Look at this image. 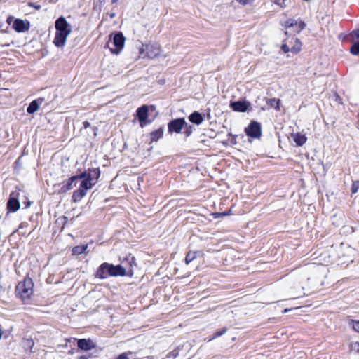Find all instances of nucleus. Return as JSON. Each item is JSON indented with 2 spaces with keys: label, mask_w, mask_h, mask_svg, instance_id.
<instances>
[{
  "label": "nucleus",
  "mask_w": 359,
  "mask_h": 359,
  "mask_svg": "<svg viewBox=\"0 0 359 359\" xmlns=\"http://www.w3.org/2000/svg\"><path fill=\"white\" fill-rule=\"evenodd\" d=\"M350 349L351 351H355V353H359V342L358 341L351 342L350 344Z\"/></svg>",
  "instance_id": "28"
},
{
  "label": "nucleus",
  "mask_w": 359,
  "mask_h": 359,
  "mask_svg": "<svg viewBox=\"0 0 359 359\" xmlns=\"http://www.w3.org/2000/svg\"><path fill=\"white\" fill-rule=\"evenodd\" d=\"M126 275V269L122 265L114 266L104 262L102 264L96 271V277L104 279L109 276H123Z\"/></svg>",
  "instance_id": "3"
},
{
  "label": "nucleus",
  "mask_w": 359,
  "mask_h": 359,
  "mask_svg": "<svg viewBox=\"0 0 359 359\" xmlns=\"http://www.w3.org/2000/svg\"><path fill=\"white\" fill-rule=\"evenodd\" d=\"M30 205V202H27V203L25 205V208H29Z\"/></svg>",
  "instance_id": "41"
},
{
  "label": "nucleus",
  "mask_w": 359,
  "mask_h": 359,
  "mask_svg": "<svg viewBox=\"0 0 359 359\" xmlns=\"http://www.w3.org/2000/svg\"><path fill=\"white\" fill-rule=\"evenodd\" d=\"M294 22H295V20L294 19H289L287 20V21L285 22V27L286 29L287 28H293L294 27Z\"/></svg>",
  "instance_id": "29"
},
{
  "label": "nucleus",
  "mask_w": 359,
  "mask_h": 359,
  "mask_svg": "<svg viewBox=\"0 0 359 359\" xmlns=\"http://www.w3.org/2000/svg\"><path fill=\"white\" fill-rule=\"evenodd\" d=\"M7 208L11 212H16L20 208V202L18 199L17 193L12 192L10 194V197L7 203Z\"/></svg>",
  "instance_id": "11"
},
{
  "label": "nucleus",
  "mask_w": 359,
  "mask_h": 359,
  "mask_svg": "<svg viewBox=\"0 0 359 359\" xmlns=\"http://www.w3.org/2000/svg\"><path fill=\"white\" fill-rule=\"evenodd\" d=\"M112 3H116L118 1V0H111Z\"/></svg>",
  "instance_id": "44"
},
{
  "label": "nucleus",
  "mask_w": 359,
  "mask_h": 359,
  "mask_svg": "<svg viewBox=\"0 0 359 359\" xmlns=\"http://www.w3.org/2000/svg\"><path fill=\"white\" fill-rule=\"evenodd\" d=\"M34 283L30 278H25L18 283L15 288L16 294L22 300L29 299L33 293Z\"/></svg>",
  "instance_id": "4"
},
{
  "label": "nucleus",
  "mask_w": 359,
  "mask_h": 359,
  "mask_svg": "<svg viewBox=\"0 0 359 359\" xmlns=\"http://www.w3.org/2000/svg\"><path fill=\"white\" fill-rule=\"evenodd\" d=\"M28 5L29 6L34 8L36 10H39L41 8V5L34 2H29Z\"/></svg>",
  "instance_id": "34"
},
{
  "label": "nucleus",
  "mask_w": 359,
  "mask_h": 359,
  "mask_svg": "<svg viewBox=\"0 0 359 359\" xmlns=\"http://www.w3.org/2000/svg\"><path fill=\"white\" fill-rule=\"evenodd\" d=\"M358 189H359V181L353 182L352 187H351L352 194L357 193Z\"/></svg>",
  "instance_id": "30"
},
{
  "label": "nucleus",
  "mask_w": 359,
  "mask_h": 359,
  "mask_svg": "<svg viewBox=\"0 0 359 359\" xmlns=\"http://www.w3.org/2000/svg\"><path fill=\"white\" fill-rule=\"evenodd\" d=\"M185 128L184 134L187 137H189L193 132V127L191 125H186L184 126Z\"/></svg>",
  "instance_id": "31"
},
{
  "label": "nucleus",
  "mask_w": 359,
  "mask_h": 359,
  "mask_svg": "<svg viewBox=\"0 0 359 359\" xmlns=\"http://www.w3.org/2000/svg\"><path fill=\"white\" fill-rule=\"evenodd\" d=\"M12 27L17 32H25L29 29L30 22L27 20L17 18L14 20Z\"/></svg>",
  "instance_id": "8"
},
{
  "label": "nucleus",
  "mask_w": 359,
  "mask_h": 359,
  "mask_svg": "<svg viewBox=\"0 0 359 359\" xmlns=\"http://www.w3.org/2000/svg\"><path fill=\"white\" fill-rule=\"evenodd\" d=\"M290 309H285L284 311H283V313H287L290 311Z\"/></svg>",
  "instance_id": "42"
},
{
  "label": "nucleus",
  "mask_w": 359,
  "mask_h": 359,
  "mask_svg": "<svg viewBox=\"0 0 359 359\" xmlns=\"http://www.w3.org/2000/svg\"><path fill=\"white\" fill-rule=\"evenodd\" d=\"M78 182L77 175L71 177L67 182H64L62 186L60 188V193H65L69 190L72 189L74 186H76V182Z\"/></svg>",
  "instance_id": "13"
},
{
  "label": "nucleus",
  "mask_w": 359,
  "mask_h": 359,
  "mask_svg": "<svg viewBox=\"0 0 359 359\" xmlns=\"http://www.w3.org/2000/svg\"><path fill=\"white\" fill-rule=\"evenodd\" d=\"M213 339H215V338H213V336L211 337H207V338L205 339V340L207 341L208 342H210V341H211Z\"/></svg>",
  "instance_id": "39"
},
{
  "label": "nucleus",
  "mask_w": 359,
  "mask_h": 359,
  "mask_svg": "<svg viewBox=\"0 0 359 359\" xmlns=\"http://www.w3.org/2000/svg\"><path fill=\"white\" fill-rule=\"evenodd\" d=\"M100 176L99 168L89 169L78 175V180H81V182L79 188L73 192L72 201L75 203L80 201L86 195L87 191L95 185Z\"/></svg>",
  "instance_id": "1"
},
{
  "label": "nucleus",
  "mask_w": 359,
  "mask_h": 359,
  "mask_svg": "<svg viewBox=\"0 0 359 359\" xmlns=\"http://www.w3.org/2000/svg\"><path fill=\"white\" fill-rule=\"evenodd\" d=\"M127 260L128 261V263L130 264V269H128V273H130V275L133 274V265L135 266V259L134 257H129L127 258ZM127 274V272H126Z\"/></svg>",
  "instance_id": "26"
},
{
  "label": "nucleus",
  "mask_w": 359,
  "mask_h": 359,
  "mask_svg": "<svg viewBox=\"0 0 359 359\" xmlns=\"http://www.w3.org/2000/svg\"><path fill=\"white\" fill-rule=\"evenodd\" d=\"M163 129L160 128L158 130L153 131L150 133V139L151 142H156L163 137Z\"/></svg>",
  "instance_id": "18"
},
{
  "label": "nucleus",
  "mask_w": 359,
  "mask_h": 359,
  "mask_svg": "<svg viewBox=\"0 0 359 359\" xmlns=\"http://www.w3.org/2000/svg\"><path fill=\"white\" fill-rule=\"evenodd\" d=\"M196 257V255L195 252H189L186 257L185 262L187 264H189L191 262H192Z\"/></svg>",
  "instance_id": "25"
},
{
  "label": "nucleus",
  "mask_w": 359,
  "mask_h": 359,
  "mask_svg": "<svg viewBox=\"0 0 359 359\" xmlns=\"http://www.w3.org/2000/svg\"><path fill=\"white\" fill-rule=\"evenodd\" d=\"M27 224H27V222H22V223L20 224V226H19V227H18V229H22V228H24V227H26V226H27Z\"/></svg>",
  "instance_id": "37"
},
{
  "label": "nucleus",
  "mask_w": 359,
  "mask_h": 359,
  "mask_svg": "<svg viewBox=\"0 0 359 359\" xmlns=\"http://www.w3.org/2000/svg\"><path fill=\"white\" fill-rule=\"evenodd\" d=\"M88 248V245H77L72 248V254L74 255H79L84 253Z\"/></svg>",
  "instance_id": "19"
},
{
  "label": "nucleus",
  "mask_w": 359,
  "mask_h": 359,
  "mask_svg": "<svg viewBox=\"0 0 359 359\" xmlns=\"http://www.w3.org/2000/svg\"><path fill=\"white\" fill-rule=\"evenodd\" d=\"M186 125V122L184 118H177L171 121L168 125L169 133H180L184 126Z\"/></svg>",
  "instance_id": "10"
},
{
  "label": "nucleus",
  "mask_w": 359,
  "mask_h": 359,
  "mask_svg": "<svg viewBox=\"0 0 359 359\" xmlns=\"http://www.w3.org/2000/svg\"><path fill=\"white\" fill-rule=\"evenodd\" d=\"M148 113L149 109L146 105H143L137 109V116L142 128L149 123V121H147Z\"/></svg>",
  "instance_id": "9"
},
{
  "label": "nucleus",
  "mask_w": 359,
  "mask_h": 359,
  "mask_svg": "<svg viewBox=\"0 0 359 359\" xmlns=\"http://www.w3.org/2000/svg\"><path fill=\"white\" fill-rule=\"evenodd\" d=\"M230 106L233 111L245 112L248 109V104L245 101H236L231 102Z\"/></svg>",
  "instance_id": "15"
},
{
  "label": "nucleus",
  "mask_w": 359,
  "mask_h": 359,
  "mask_svg": "<svg viewBox=\"0 0 359 359\" xmlns=\"http://www.w3.org/2000/svg\"><path fill=\"white\" fill-rule=\"evenodd\" d=\"M55 27L56 32L53 43L56 47L62 48L65 45L67 39L72 32V26L61 16L56 20Z\"/></svg>",
  "instance_id": "2"
},
{
  "label": "nucleus",
  "mask_w": 359,
  "mask_h": 359,
  "mask_svg": "<svg viewBox=\"0 0 359 359\" xmlns=\"http://www.w3.org/2000/svg\"><path fill=\"white\" fill-rule=\"evenodd\" d=\"M78 359H88V357L86 355H81Z\"/></svg>",
  "instance_id": "40"
},
{
  "label": "nucleus",
  "mask_w": 359,
  "mask_h": 359,
  "mask_svg": "<svg viewBox=\"0 0 359 359\" xmlns=\"http://www.w3.org/2000/svg\"><path fill=\"white\" fill-rule=\"evenodd\" d=\"M189 120L193 123L200 125L203 121V118L199 112L194 111L189 116Z\"/></svg>",
  "instance_id": "17"
},
{
  "label": "nucleus",
  "mask_w": 359,
  "mask_h": 359,
  "mask_svg": "<svg viewBox=\"0 0 359 359\" xmlns=\"http://www.w3.org/2000/svg\"><path fill=\"white\" fill-rule=\"evenodd\" d=\"M226 330H227V329L226 327H224L221 330L217 331L213 334V338L216 339V338H218V337L222 336L224 334H225L226 332Z\"/></svg>",
  "instance_id": "32"
},
{
  "label": "nucleus",
  "mask_w": 359,
  "mask_h": 359,
  "mask_svg": "<svg viewBox=\"0 0 359 359\" xmlns=\"http://www.w3.org/2000/svg\"><path fill=\"white\" fill-rule=\"evenodd\" d=\"M77 346L81 350L88 351L93 349L95 344L90 339H81L77 341Z\"/></svg>",
  "instance_id": "12"
},
{
  "label": "nucleus",
  "mask_w": 359,
  "mask_h": 359,
  "mask_svg": "<svg viewBox=\"0 0 359 359\" xmlns=\"http://www.w3.org/2000/svg\"><path fill=\"white\" fill-rule=\"evenodd\" d=\"M161 53L160 45L157 43L142 45L140 48V55L142 57L155 58Z\"/></svg>",
  "instance_id": "5"
},
{
  "label": "nucleus",
  "mask_w": 359,
  "mask_h": 359,
  "mask_svg": "<svg viewBox=\"0 0 359 359\" xmlns=\"http://www.w3.org/2000/svg\"><path fill=\"white\" fill-rule=\"evenodd\" d=\"M348 325L353 328L354 331L359 333V320H355L351 319L348 320Z\"/></svg>",
  "instance_id": "23"
},
{
  "label": "nucleus",
  "mask_w": 359,
  "mask_h": 359,
  "mask_svg": "<svg viewBox=\"0 0 359 359\" xmlns=\"http://www.w3.org/2000/svg\"><path fill=\"white\" fill-rule=\"evenodd\" d=\"M14 20H15V19H14V18H13V17H12V16H9V17L7 18L6 22H7V23H8V25H11V24H12V25H13Z\"/></svg>",
  "instance_id": "36"
},
{
  "label": "nucleus",
  "mask_w": 359,
  "mask_h": 359,
  "mask_svg": "<svg viewBox=\"0 0 359 359\" xmlns=\"http://www.w3.org/2000/svg\"><path fill=\"white\" fill-rule=\"evenodd\" d=\"M83 127H84V128H87L88 127H89V126H90V123H89V122H88V121H84V122L83 123Z\"/></svg>",
  "instance_id": "38"
},
{
  "label": "nucleus",
  "mask_w": 359,
  "mask_h": 359,
  "mask_svg": "<svg viewBox=\"0 0 359 359\" xmlns=\"http://www.w3.org/2000/svg\"><path fill=\"white\" fill-rule=\"evenodd\" d=\"M132 354V352H125L120 354L116 359H129V355Z\"/></svg>",
  "instance_id": "33"
},
{
  "label": "nucleus",
  "mask_w": 359,
  "mask_h": 359,
  "mask_svg": "<svg viewBox=\"0 0 359 359\" xmlns=\"http://www.w3.org/2000/svg\"><path fill=\"white\" fill-rule=\"evenodd\" d=\"M350 52L351 54L354 55H357L359 54V43H352V46L350 48Z\"/></svg>",
  "instance_id": "27"
},
{
  "label": "nucleus",
  "mask_w": 359,
  "mask_h": 359,
  "mask_svg": "<svg viewBox=\"0 0 359 359\" xmlns=\"http://www.w3.org/2000/svg\"><path fill=\"white\" fill-rule=\"evenodd\" d=\"M291 136L296 144L299 147L302 146L306 142L307 139L304 135L300 133H292Z\"/></svg>",
  "instance_id": "16"
},
{
  "label": "nucleus",
  "mask_w": 359,
  "mask_h": 359,
  "mask_svg": "<svg viewBox=\"0 0 359 359\" xmlns=\"http://www.w3.org/2000/svg\"><path fill=\"white\" fill-rule=\"evenodd\" d=\"M295 41L296 44L291 48V52H292L294 54H297L301 50L302 43L298 39H296Z\"/></svg>",
  "instance_id": "24"
},
{
  "label": "nucleus",
  "mask_w": 359,
  "mask_h": 359,
  "mask_svg": "<svg viewBox=\"0 0 359 359\" xmlns=\"http://www.w3.org/2000/svg\"><path fill=\"white\" fill-rule=\"evenodd\" d=\"M114 16H115V13H111V14H110V18H114Z\"/></svg>",
  "instance_id": "43"
},
{
  "label": "nucleus",
  "mask_w": 359,
  "mask_h": 359,
  "mask_svg": "<svg viewBox=\"0 0 359 359\" xmlns=\"http://www.w3.org/2000/svg\"><path fill=\"white\" fill-rule=\"evenodd\" d=\"M281 50L285 53H289L290 51H291V49H290V48L288 47V46L287 44H283L281 46Z\"/></svg>",
  "instance_id": "35"
},
{
  "label": "nucleus",
  "mask_w": 359,
  "mask_h": 359,
  "mask_svg": "<svg viewBox=\"0 0 359 359\" xmlns=\"http://www.w3.org/2000/svg\"><path fill=\"white\" fill-rule=\"evenodd\" d=\"M267 104L271 107H273L274 109H279V105H280V100L279 99H276V98H272V99H269L268 101H267Z\"/></svg>",
  "instance_id": "21"
},
{
  "label": "nucleus",
  "mask_w": 359,
  "mask_h": 359,
  "mask_svg": "<svg viewBox=\"0 0 359 359\" xmlns=\"http://www.w3.org/2000/svg\"><path fill=\"white\" fill-rule=\"evenodd\" d=\"M245 131L248 136L258 138L261 136V125L258 122L251 121Z\"/></svg>",
  "instance_id": "7"
},
{
  "label": "nucleus",
  "mask_w": 359,
  "mask_h": 359,
  "mask_svg": "<svg viewBox=\"0 0 359 359\" xmlns=\"http://www.w3.org/2000/svg\"><path fill=\"white\" fill-rule=\"evenodd\" d=\"M306 27V24L304 23V22L302 21V20H295L294 22V27H293L294 28V31L297 32H300L302 30H303Z\"/></svg>",
  "instance_id": "20"
},
{
  "label": "nucleus",
  "mask_w": 359,
  "mask_h": 359,
  "mask_svg": "<svg viewBox=\"0 0 359 359\" xmlns=\"http://www.w3.org/2000/svg\"><path fill=\"white\" fill-rule=\"evenodd\" d=\"M125 37L122 32H117L114 34L112 38V44L115 48H110L112 53L118 54L123 48L125 43Z\"/></svg>",
  "instance_id": "6"
},
{
  "label": "nucleus",
  "mask_w": 359,
  "mask_h": 359,
  "mask_svg": "<svg viewBox=\"0 0 359 359\" xmlns=\"http://www.w3.org/2000/svg\"><path fill=\"white\" fill-rule=\"evenodd\" d=\"M45 99L43 97L38 98L33 100L28 106L27 111L29 114L35 113L39 108V106L43 104Z\"/></svg>",
  "instance_id": "14"
},
{
  "label": "nucleus",
  "mask_w": 359,
  "mask_h": 359,
  "mask_svg": "<svg viewBox=\"0 0 359 359\" xmlns=\"http://www.w3.org/2000/svg\"><path fill=\"white\" fill-rule=\"evenodd\" d=\"M350 36L352 38V43H359V29L353 30L350 34Z\"/></svg>",
  "instance_id": "22"
}]
</instances>
